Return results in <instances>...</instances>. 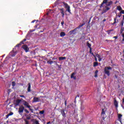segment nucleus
Masks as SVG:
<instances>
[{
    "label": "nucleus",
    "mask_w": 124,
    "mask_h": 124,
    "mask_svg": "<svg viewBox=\"0 0 124 124\" xmlns=\"http://www.w3.org/2000/svg\"><path fill=\"white\" fill-rule=\"evenodd\" d=\"M103 4H106V6H110L111 4H113V1H108V0H103V2L100 5V8H102Z\"/></svg>",
    "instance_id": "1"
},
{
    "label": "nucleus",
    "mask_w": 124,
    "mask_h": 124,
    "mask_svg": "<svg viewBox=\"0 0 124 124\" xmlns=\"http://www.w3.org/2000/svg\"><path fill=\"white\" fill-rule=\"evenodd\" d=\"M109 70H112V67H111L110 66L105 67L104 72L107 75H108V76H110V71Z\"/></svg>",
    "instance_id": "2"
},
{
    "label": "nucleus",
    "mask_w": 124,
    "mask_h": 124,
    "mask_svg": "<svg viewBox=\"0 0 124 124\" xmlns=\"http://www.w3.org/2000/svg\"><path fill=\"white\" fill-rule=\"evenodd\" d=\"M25 110V107L23 105H21L19 106V108H18V113L19 115H23V113H24V111Z\"/></svg>",
    "instance_id": "3"
},
{
    "label": "nucleus",
    "mask_w": 124,
    "mask_h": 124,
    "mask_svg": "<svg viewBox=\"0 0 124 124\" xmlns=\"http://www.w3.org/2000/svg\"><path fill=\"white\" fill-rule=\"evenodd\" d=\"M64 8H66V11H67L70 14H71L70 6L65 2H63Z\"/></svg>",
    "instance_id": "4"
},
{
    "label": "nucleus",
    "mask_w": 124,
    "mask_h": 124,
    "mask_svg": "<svg viewBox=\"0 0 124 124\" xmlns=\"http://www.w3.org/2000/svg\"><path fill=\"white\" fill-rule=\"evenodd\" d=\"M22 49H23V50H24L26 53H28V52L30 51V48H29V47H28V46L26 45H23L22 46Z\"/></svg>",
    "instance_id": "5"
},
{
    "label": "nucleus",
    "mask_w": 124,
    "mask_h": 124,
    "mask_svg": "<svg viewBox=\"0 0 124 124\" xmlns=\"http://www.w3.org/2000/svg\"><path fill=\"white\" fill-rule=\"evenodd\" d=\"M105 7L106 9H104L103 10L102 14H104V13H106L107 11H108V10H110V8L108 7L107 6H106Z\"/></svg>",
    "instance_id": "6"
},
{
    "label": "nucleus",
    "mask_w": 124,
    "mask_h": 124,
    "mask_svg": "<svg viewBox=\"0 0 124 124\" xmlns=\"http://www.w3.org/2000/svg\"><path fill=\"white\" fill-rule=\"evenodd\" d=\"M60 11V13H61V14H62V18L64 17V9H63V8H61L59 9Z\"/></svg>",
    "instance_id": "7"
},
{
    "label": "nucleus",
    "mask_w": 124,
    "mask_h": 124,
    "mask_svg": "<svg viewBox=\"0 0 124 124\" xmlns=\"http://www.w3.org/2000/svg\"><path fill=\"white\" fill-rule=\"evenodd\" d=\"M40 101V97H34L33 99V102H39Z\"/></svg>",
    "instance_id": "8"
},
{
    "label": "nucleus",
    "mask_w": 124,
    "mask_h": 124,
    "mask_svg": "<svg viewBox=\"0 0 124 124\" xmlns=\"http://www.w3.org/2000/svg\"><path fill=\"white\" fill-rule=\"evenodd\" d=\"M21 101H22L21 99H17L15 103V106H19V105H20V103H21Z\"/></svg>",
    "instance_id": "9"
},
{
    "label": "nucleus",
    "mask_w": 124,
    "mask_h": 124,
    "mask_svg": "<svg viewBox=\"0 0 124 124\" xmlns=\"http://www.w3.org/2000/svg\"><path fill=\"white\" fill-rule=\"evenodd\" d=\"M61 112L62 117H63V118H65V117H66V114H65V112H64V109H61Z\"/></svg>",
    "instance_id": "10"
},
{
    "label": "nucleus",
    "mask_w": 124,
    "mask_h": 124,
    "mask_svg": "<svg viewBox=\"0 0 124 124\" xmlns=\"http://www.w3.org/2000/svg\"><path fill=\"white\" fill-rule=\"evenodd\" d=\"M123 117V115L121 114H118V121L122 123V117Z\"/></svg>",
    "instance_id": "11"
},
{
    "label": "nucleus",
    "mask_w": 124,
    "mask_h": 124,
    "mask_svg": "<svg viewBox=\"0 0 124 124\" xmlns=\"http://www.w3.org/2000/svg\"><path fill=\"white\" fill-rule=\"evenodd\" d=\"M80 111L81 113H84V112H85V107L83 105H81Z\"/></svg>",
    "instance_id": "12"
},
{
    "label": "nucleus",
    "mask_w": 124,
    "mask_h": 124,
    "mask_svg": "<svg viewBox=\"0 0 124 124\" xmlns=\"http://www.w3.org/2000/svg\"><path fill=\"white\" fill-rule=\"evenodd\" d=\"M23 105L24 106H25L26 108L27 107V106H28L29 105H30V104H29L28 102H27V101H25V100H23Z\"/></svg>",
    "instance_id": "13"
},
{
    "label": "nucleus",
    "mask_w": 124,
    "mask_h": 124,
    "mask_svg": "<svg viewBox=\"0 0 124 124\" xmlns=\"http://www.w3.org/2000/svg\"><path fill=\"white\" fill-rule=\"evenodd\" d=\"M26 108H28L30 111H31V113H33V109L31 108V106L30 105H28V106L26 107Z\"/></svg>",
    "instance_id": "14"
},
{
    "label": "nucleus",
    "mask_w": 124,
    "mask_h": 124,
    "mask_svg": "<svg viewBox=\"0 0 124 124\" xmlns=\"http://www.w3.org/2000/svg\"><path fill=\"white\" fill-rule=\"evenodd\" d=\"M117 18L118 17H116L114 18V22L112 23L111 25H115V24H117V23L119 22V19H117Z\"/></svg>",
    "instance_id": "15"
},
{
    "label": "nucleus",
    "mask_w": 124,
    "mask_h": 124,
    "mask_svg": "<svg viewBox=\"0 0 124 124\" xmlns=\"http://www.w3.org/2000/svg\"><path fill=\"white\" fill-rule=\"evenodd\" d=\"M28 89H27V92L28 93H31V83H29L28 84Z\"/></svg>",
    "instance_id": "16"
},
{
    "label": "nucleus",
    "mask_w": 124,
    "mask_h": 124,
    "mask_svg": "<svg viewBox=\"0 0 124 124\" xmlns=\"http://www.w3.org/2000/svg\"><path fill=\"white\" fill-rule=\"evenodd\" d=\"M114 31L113 29H111V30H108V31H106V32H108V34H111H111H112L113 33H112V31Z\"/></svg>",
    "instance_id": "17"
},
{
    "label": "nucleus",
    "mask_w": 124,
    "mask_h": 124,
    "mask_svg": "<svg viewBox=\"0 0 124 124\" xmlns=\"http://www.w3.org/2000/svg\"><path fill=\"white\" fill-rule=\"evenodd\" d=\"M114 106L116 107V108H118V101H117V100H114Z\"/></svg>",
    "instance_id": "18"
},
{
    "label": "nucleus",
    "mask_w": 124,
    "mask_h": 124,
    "mask_svg": "<svg viewBox=\"0 0 124 124\" xmlns=\"http://www.w3.org/2000/svg\"><path fill=\"white\" fill-rule=\"evenodd\" d=\"M60 36L61 37H63V36H65V33L63 31H62L61 33H60Z\"/></svg>",
    "instance_id": "19"
},
{
    "label": "nucleus",
    "mask_w": 124,
    "mask_h": 124,
    "mask_svg": "<svg viewBox=\"0 0 124 124\" xmlns=\"http://www.w3.org/2000/svg\"><path fill=\"white\" fill-rule=\"evenodd\" d=\"M59 61H63V60H66V57H60L59 58Z\"/></svg>",
    "instance_id": "20"
},
{
    "label": "nucleus",
    "mask_w": 124,
    "mask_h": 124,
    "mask_svg": "<svg viewBox=\"0 0 124 124\" xmlns=\"http://www.w3.org/2000/svg\"><path fill=\"white\" fill-rule=\"evenodd\" d=\"M96 57H97V58H98L99 62H101V58L100 57V55H99V54H97L96 55Z\"/></svg>",
    "instance_id": "21"
},
{
    "label": "nucleus",
    "mask_w": 124,
    "mask_h": 124,
    "mask_svg": "<svg viewBox=\"0 0 124 124\" xmlns=\"http://www.w3.org/2000/svg\"><path fill=\"white\" fill-rule=\"evenodd\" d=\"M12 115H13V112H10V113L6 115V119H8V117H9V116H12Z\"/></svg>",
    "instance_id": "22"
},
{
    "label": "nucleus",
    "mask_w": 124,
    "mask_h": 124,
    "mask_svg": "<svg viewBox=\"0 0 124 124\" xmlns=\"http://www.w3.org/2000/svg\"><path fill=\"white\" fill-rule=\"evenodd\" d=\"M85 24V23H83L81 24H80L78 28H77L76 29H81V27H83V26H84V25Z\"/></svg>",
    "instance_id": "23"
},
{
    "label": "nucleus",
    "mask_w": 124,
    "mask_h": 124,
    "mask_svg": "<svg viewBox=\"0 0 124 124\" xmlns=\"http://www.w3.org/2000/svg\"><path fill=\"white\" fill-rule=\"evenodd\" d=\"M25 41H27V39H24L21 42H20V45H22V44H24Z\"/></svg>",
    "instance_id": "24"
},
{
    "label": "nucleus",
    "mask_w": 124,
    "mask_h": 124,
    "mask_svg": "<svg viewBox=\"0 0 124 124\" xmlns=\"http://www.w3.org/2000/svg\"><path fill=\"white\" fill-rule=\"evenodd\" d=\"M98 74V70H96L95 71V73H94V77L95 78H97V74Z\"/></svg>",
    "instance_id": "25"
},
{
    "label": "nucleus",
    "mask_w": 124,
    "mask_h": 124,
    "mask_svg": "<svg viewBox=\"0 0 124 124\" xmlns=\"http://www.w3.org/2000/svg\"><path fill=\"white\" fill-rule=\"evenodd\" d=\"M56 64L58 66V68H59L60 69H62V65H59V64H58V62H56Z\"/></svg>",
    "instance_id": "26"
},
{
    "label": "nucleus",
    "mask_w": 124,
    "mask_h": 124,
    "mask_svg": "<svg viewBox=\"0 0 124 124\" xmlns=\"http://www.w3.org/2000/svg\"><path fill=\"white\" fill-rule=\"evenodd\" d=\"M93 65L94 67H95V66H98V63L97 62H94Z\"/></svg>",
    "instance_id": "27"
},
{
    "label": "nucleus",
    "mask_w": 124,
    "mask_h": 124,
    "mask_svg": "<svg viewBox=\"0 0 124 124\" xmlns=\"http://www.w3.org/2000/svg\"><path fill=\"white\" fill-rule=\"evenodd\" d=\"M87 46H88V47H89V49H91V48H92V45H91V44L89 43V42H88L87 43Z\"/></svg>",
    "instance_id": "28"
},
{
    "label": "nucleus",
    "mask_w": 124,
    "mask_h": 124,
    "mask_svg": "<svg viewBox=\"0 0 124 124\" xmlns=\"http://www.w3.org/2000/svg\"><path fill=\"white\" fill-rule=\"evenodd\" d=\"M47 63H49V64H52V63H54V62L52 61H48L47 62Z\"/></svg>",
    "instance_id": "29"
},
{
    "label": "nucleus",
    "mask_w": 124,
    "mask_h": 124,
    "mask_svg": "<svg viewBox=\"0 0 124 124\" xmlns=\"http://www.w3.org/2000/svg\"><path fill=\"white\" fill-rule=\"evenodd\" d=\"M76 74V73L73 72L71 75V78H72L74 77V75Z\"/></svg>",
    "instance_id": "30"
},
{
    "label": "nucleus",
    "mask_w": 124,
    "mask_h": 124,
    "mask_svg": "<svg viewBox=\"0 0 124 124\" xmlns=\"http://www.w3.org/2000/svg\"><path fill=\"white\" fill-rule=\"evenodd\" d=\"M76 30H77V29H75L74 30L70 31V33H71V34H72V33H74V32L75 31H76Z\"/></svg>",
    "instance_id": "31"
},
{
    "label": "nucleus",
    "mask_w": 124,
    "mask_h": 124,
    "mask_svg": "<svg viewBox=\"0 0 124 124\" xmlns=\"http://www.w3.org/2000/svg\"><path fill=\"white\" fill-rule=\"evenodd\" d=\"M117 10L119 11H122V7H121L120 6H117Z\"/></svg>",
    "instance_id": "32"
},
{
    "label": "nucleus",
    "mask_w": 124,
    "mask_h": 124,
    "mask_svg": "<svg viewBox=\"0 0 124 124\" xmlns=\"http://www.w3.org/2000/svg\"><path fill=\"white\" fill-rule=\"evenodd\" d=\"M12 87H15V85H16V83H15V81H13L12 82Z\"/></svg>",
    "instance_id": "33"
},
{
    "label": "nucleus",
    "mask_w": 124,
    "mask_h": 124,
    "mask_svg": "<svg viewBox=\"0 0 124 124\" xmlns=\"http://www.w3.org/2000/svg\"><path fill=\"white\" fill-rule=\"evenodd\" d=\"M101 115H105V111H104V109H102V112H101Z\"/></svg>",
    "instance_id": "34"
},
{
    "label": "nucleus",
    "mask_w": 124,
    "mask_h": 124,
    "mask_svg": "<svg viewBox=\"0 0 124 124\" xmlns=\"http://www.w3.org/2000/svg\"><path fill=\"white\" fill-rule=\"evenodd\" d=\"M24 111L25 112V113H26V114H29L30 113V111H29L28 109H25V108H24Z\"/></svg>",
    "instance_id": "35"
},
{
    "label": "nucleus",
    "mask_w": 124,
    "mask_h": 124,
    "mask_svg": "<svg viewBox=\"0 0 124 124\" xmlns=\"http://www.w3.org/2000/svg\"><path fill=\"white\" fill-rule=\"evenodd\" d=\"M24 121L25 123V124H29V122L28 121V120L27 119H24Z\"/></svg>",
    "instance_id": "36"
},
{
    "label": "nucleus",
    "mask_w": 124,
    "mask_h": 124,
    "mask_svg": "<svg viewBox=\"0 0 124 124\" xmlns=\"http://www.w3.org/2000/svg\"><path fill=\"white\" fill-rule=\"evenodd\" d=\"M45 111L44 110H42L40 111V114H41L42 115H43V114H44V112Z\"/></svg>",
    "instance_id": "37"
},
{
    "label": "nucleus",
    "mask_w": 124,
    "mask_h": 124,
    "mask_svg": "<svg viewBox=\"0 0 124 124\" xmlns=\"http://www.w3.org/2000/svg\"><path fill=\"white\" fill-rule=\"evenodd\" d=\"M21 46V44H17L16 46V47H20Z\"/></svg>",
    "instance_id": "38"
},
{
    "label": "nucleus",
    "mask_w": 124,
    "mask_h": 124,
    "mask_svg": "<svg viewBox=\"0 0 124 124\" xmlns=\"http://www.w3.org/2000/svg\"><path fill=\"white\" fill-rule=\"evenodd\" d=\"M121 26L124 27V20L121 21Z\"/></svg>",
    "instance_id": "39"
},
{
    "label": "nucleus",
    "mask_w": 124,
    "mask_h": 124,
    "mask_svg": "<svg viewBox=\"0 0 124 124\" xmlns=\"http://www.w3.org/2000/svg\"><path fill=\"white\" fill-rule=\"evenodd\" d=\"M15 56H16V53H15L11 55L12 57H15Z\"/></svg>",
    "instance_id": "40"
},
{
    "label": "nucleus",
    "mask_w": 124,
    "mask_h": 124,
    "mask_svg": "<svg viewBox=\"0 0 124 124\" xmlns=\"http://www.w3.org/2000/svg\"><path fill=\"white\" fill-rule=\"evenodd\" d=\"M64 24V21H63L61 22V25L62 27H63V24Z\"/></svg>",
    "instance_id": "41"
},
{
    "label": "nucleus",
    "mask_w": 124,
    "mask_h": 124,
    "mask_svg": "<svg viewBox=\"0 0 124 124\" xmlns=\"http://www.w3.org/2000/svg\"><path fill=\"white\" fill-rule=\"evenodd\" d=\"M120 13H121V14H124V10H122V11L120 12Z\"/></svg>",
    "instance_id": "42"
},
{
    "label": "nucleus",
    "mask_w": 124,
    "mask_h": 124,
    "mask_svg": "<svg viewBox=\"0 0 124 124\" xmlns=\"http://www.w3.org/2000/svg\"><path fill=\"white\" fill-rule=\"evenodd\" d=\"M20 97H24V98H26V97H25V95H20Z\"/></svg>",
    "instance_id": "43"
},
{
    "label": "nucleus",
    "mask_w": 124,
    "mask_h": 124,
    "mask_svg": "<svg viewBox=\"0 0 124 124\" xmlns=\"http://www.w3.org/2000/svg\"><path fill=\"white\" fill-rule=\"evenodd\" d=\"M35 124H39V123L38 122V121L36 120V121L35 122Z\"/></svg>",
    "instance_id": "44"
},
{
    "label": "nucleus",
    "mask_w": 124,
    "mask_h": 124,
    "mask_svg": "<svg viewBox=\"0 0 124 124\" xmlns=\"http://www.w3.org/2000/svg\"><path fill=\"white\" fill-rule=\"evenodd\" d=\"M26 120H31V117L29 116L26 117Z\"/></svg>",
    "instance_id": "45"
},
{
    "label": "nucleus",
    "mask_w": 124,
    "mask_h": 124,
    "mask_svg": "<svg viewBox=\"0 0 124 124\" xmlns=\"http://www.w3.org/2000/svg\"><path fill=\"white\" fill-rule=\"evenodd\" d=\"M67 101L65 100V101H64L65 106H66V104H67Z\"/></svg>",
    "instance_id": "46"
},
{
    "label": "nucleus",
    "mask_w": 124,
    "mask_h": 124,
    "mask_svg": "<svg viewBox=\"0 0 124 124\" xmlns=\"http://www.w3.org/2000/svg\"><path fill=\"white\" fill-rule=\"evenodd\" d=\"M91 55H92V56L94 57L95 58V55H94V54H93V53H91Z\"/></svg>",
    "instance_id": "47"
},
{
    "label": "nucleus",
    "mask_w": 124,
    "mask_h": 124,
    "mask_svg": "<svg viewBox=\"0 0 124 124\" xmlns=\"http://www.w3.org/2000/svg\"><path fill=\"white\" fill-rule=\"evenodd\" d=\"M35 31V29L34 30H31L30 32H33V31Z\"/></svg>",
    "instance_id": "48"
},
{
    "label": "nucleus",
    "mask_w": 124,
    "mask_h": 124,
    "mask_svg": "<svg viewBox=\"0 0 124 124\" xmlns=\"http://www.w3.org/2000/svg\"><path fill=\"white\" fill-rule=\"evenodd\" d=\"M89 53H90V54H92V53H93V52H92V48H90Z\"/></svg>",
    "instance_id": "49"
},
{
    "label": "nucleus",
    "mask_w": 124,
    "mask_h": 124,
    "mask_svg": "<svg viewBox=\"0 0 124 124\" xmlns=\"http://www.w3.org/2000/svg\"><path fill=\"white\" fill-rule=\"evenodd\" d=\"M113 38H115V39H118V36H114Z\"/></svg>",
    "instance_id": "50"
},
{
    "label": "nucleus",
    "mask_w": 124,
    "mask_h": 124,
    "mask_svg": "<svg viewBox=\"0 0 124 124\" xmlns=\"http://www.w3.org/2000/svg\"><path fill=\"white\" fill-rule=\"evenodd\" d=\"M79 96H80V95L78 94V95L76 96L75 99H76V98H77V97H79Z\"/></svg>",
    "instance_id": "51"
},
{
    "label": "nucleus",
    "mask_w": 124,
    "mask_h": 124,
    "mask_svg": "<svg viewBox=\"0 0 124 124\" xmlns=\"http://www.w3.org/2000/svg\"><path fill=\"white\" fill-rule=\"evenodd\" d=\"M122 36H123V41H124V34H123V35H122Z\"/></svg>",
    "instance_id": "52"
},
{
    "label": "nucleus",
    "mask_w": 124,
    "mask_h": 124,
    "mask_svg": "<svg viewBox=\"0 0 124 124\" xmlns=\"http://www.w3.org/2000/svg\"><path fill=\"white\" fill-rule=\"evenodd\" d=\"M121 16H122V14L120 13L119 15H118V17L120 18Z\"/></svg>",
    "instance_id": "53"
},
{
    "label": "nucleus",
    "mask_w": 124,
    "mask_h": 124,
    "mask_svg": "<svg viewBox=\"0 0 124 124\" xmlns=\"http://www.w3.org/2000/svg\"><path fill=\"white\" fill-rule=\"evenodd\" d=\"M114 77H115V78H116V79H117V78H118V76H117V75H115L114 76Z\"/></svg>",
    "instance_id": "54"
},
{
    "label": "nucleus",
    "mask_w": 124,
    "mask_h": 124,
    "mask_svg": "<svg viewBox=\"0 0 124 124\" xmlns=\"http://www.w3.org/2000/svg\"><path fill=\"white\" fill-rule=\"evenodd\" d=\"M94 58H95V61L96 62H97V59L96 58V57L95 56Z\"/></svg>",
    "instance_id": "55"
},
{
    "label": "nucleus",
    "mask_w": 124,
    "mask_h": 124,
    "mask_svg": "<svg viewBox=\"0 0 124 124\" xmlns=\"http://www.w3.org/2000/svg\"><path fill=\"white\" fill-rule=\"evenodd\" d=\"M36 20H33V21H31V23H34Z\"/></svg>",
    "instance_id": "56"
},
{
    "label": "nucleus",
    "mask_w": 124,
    "mask_h": 124,
    "mask_svg": "<svg viewBox=\"0 0 124 124\" xmlns=\"http://www.w3.org/2000/svg\"><path fill=\"white\" fill-rule=\"evenodd\" d=\"M73 78L74 80H76V77H74Z\"/></svg>",
    "instance_id": "57"
},
{
    "label": "nucleus",
    "mask_w": 124,
    "mask_h": 124,
    "mask_svg": "<svg viewBox=\"0 0 124 124\" xmlns=\"http://www.w3.org/2000/svg\"><path fill=\"white\" fill-rule=\"evenodd\" d=\"M52 60H58V58H52Z\"/></svg>",
    "instance_id": "58"
},
{
    "label": "nucleus",
    "mask_w": 124,
    "mask_h": 124,
    "mask_svg": "<svg viewBox=\"0 0 124 124\" xmlns=\"http://www.w3.org/2000/svg\"><path fill=\"white\" fill-rule=\"evenodd\" d=\"M106 19H103V22H106Z\"/></svg>",
    "instance_id": "59"
},
{
    "label": "nucleus",
    "mask_w": 124,
    "mask_h": 124,
    "mask_svg": "<svg viewBox=\"0 0 124 124\" xmlns=\"http://www.w3.org/2000/svg\"><path fill=\"white\" fill-rule=\"evenodd\" d=\"M51 124V122H48L46 123V124Z\"/></svg>",
    "instance_id": "60"
},
{
    "label": "nucleus",
    "mask_w": 124,
    "mask_h": 124,
    "mask_svg": "<svg viewBox=\"0 0 124 124\" xmlns=\"http://www.w3.org/2000/svg\"><path fill=\"white\" fill-rule=\"evenodd\" d=\"M116 3H118V1H116L115 2V4H116Z\"/></svg>",
    "instance_id": "61"
},
{
    "label": "nucleus",
    "mask_w": 124,
    "mask_h": 124,
    "mask_svg": "<svg viewBox=\"0 0 124 124\" xmlns=\"http://www.w3.org/2000/svg\"><path fill=\"white\" fill-rule=\"evenodd\" d=\"M34 28H37V25H35Z\"/></svg>",
    "instance_id": "62"
},
{
    "label": "nucleus",
    "mask_w": 124,
    "mask_h": 124,
    "mask_svg": "<svg viewBox=\"0 0 124 124\" xmlns=\"http://www.w3.org/2000/svg\"><path fill=\"white\" fill-rule=\"evenodd\" d=\"M53 62H55V64H56V62H57V61H54Z\"/></svg>",
    "instance_id": "63"
},
{
    "label": "nucleus",
    "mask_w": 124,
    "mask_h": 124,
    "mask_svg": "<svg viewBox=\"0 0 124 124\" xmlns=\"http://www.w3.org/2000/svg\"><path fill=\"white\" fill-rule=\"evenodd\" d=\"M40 32H43V31H40Z\"/></svg>",
    "instance_id": "64"
}]
</instances>
